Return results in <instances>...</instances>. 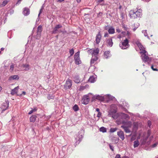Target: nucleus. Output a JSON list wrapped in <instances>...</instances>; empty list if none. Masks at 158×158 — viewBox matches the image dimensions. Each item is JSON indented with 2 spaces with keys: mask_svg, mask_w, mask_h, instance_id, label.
I'll list each match as a JSON object with an SVG mask.
<instances>
[{
  "mask_svg": "<svg viewBox=\"0 0 158 158\" xmlns=\"http://www.w3.org/2000/svg\"><path fill=\"white\" fill-rule=\"evenodd\" d=\"M136 44L139 48L140 50L141 51L140 53L142 54L141 57L143 61L145 63H148V56L145 53L147 52L145 50V48L139 42H136Z\"/></svg>",
  "mask_w": 158,
  "mask_h": 158,
  "instance_id": "nucleus-1",
  "label": "nucleus"
},
{
  "mask_svg": "<svg viewBox=\"0 0 158 158\" xmlns=\"http://www.w3.org/2000/svg\"><path fill=\"white\" fill-rule=\"evenodd\" d=\"M118 117L122 118V119L119 121L118 119L117 120V123L118 124H121V123H125V122L123 120V119L128 120L130 119V117L128 115L122 113H119Z\"/></svg>",
  "mask_w": 158,
  "mask_h": 158,
  "instance_id": "nucleus-2",
  "label": "nucleus"
},
{
  "mask_svg": "<svg viewBox=\"0 0 158 158\" xmlns=\"http://www.w3.org/2000/svg\"><path fill=\"white\" fill-rule=\"evenodd\" d=\"M84 135V131L83 130H81L76 135V136L75 137V139L76 141V144H79L81 140Z\"/></svg>",
  "mask_w": 158,
  "mask_h": 158,
  "instance_id": "nucleus-3",
  "label": "nucleus"
},
{
  "mask_svg": "<svg viewBox=\"0 0 158 158\" xmlns=\"http://www.w3.org/2000/svg\"><path fill=\"white\" fill-rule=\"evenodd\" d=\"M142 15L141 12L137 11L135 12L134 10H131L130 12L129 15L132 19H135L137 17H140Z\"/></svg>",
  "mask_w": 158,
  "mask_h": 158,
  "instance_id": "nucleus-4",
  "label": "nucleus"
},
{
  "mask_svg": "<svg viewBox=\"0 0 158 158\" xmlns=\"http://www.w3.org/2000/svg\"><path fill=\"white\" fill-rule=\"evenodd\" d=\"M117 111L114 109H110L108 111V116L111 117L114 119L118 117L119 113H116Z\"/></svg>",
  "mask_w": 158,
  "mask_h": 158,
  "instance_id": "nucleus-5",
  "label": "nucleus"
},
{
  "mask_svg": "<svg viewBox=\"0 0 158 158\" xmlns=\"http://www.w3.org/2000/svg\"><path fill=\"white\" fill-rule=\"evenodd\" d=\"M129 41L127 38H126L119 44L120 47L123 49H125L127 48L129 46L128 44Z\"/></svg>",
  "mask_w": 158,
  "mask_h": 158,
  "instance_id": "nucleus-6",
  "label": "nucleus"
},
{
  "mask_svg": "<svg viewBox=\"0 0 158 158\" xmlns=\"http://www.w3.org/2000/svg\"><path fill=\"white\" fill-rule=\"evenodd\" d=\"M62 27V26L60 24H58L56 25L53 29L52 31V33L53 34H56L62 32V31L59 29Z\"/></svg>",
  "mask_w": 158,
  "mask_h": 158,
  "instance_id": "nucleus-7",
  "label": "nucleus"
},
{
  "mask_svg": "<svg viewBox=\"0 0 158 158\" xmlns=\"http://www.w3.org/2000/svg\"><path fill=\"white\" fill-rule=\"evenodd\" d=\"M80 52L78 51L75 53L74 56L75 63L77 65L81 63V61L80 60L79 57Z\"/></svg>",
  "mask_w": 158,
  "mask_h": 158,
  "instance_id": "nucleus-8",
  "label": "nucleus"
},
{
  "mask_svg": "<svg viewBox=\"0 0 158 158\" xmlns=\"http://www.w3.org/2000/svg\"><path fill=\"white\" fill-rule=\"evenodd\" d=\"M91 94L90 93L89 94L87 95H84L81 100L82 103L86 105L88 104L89 101V95Z\"/></svg>",
  "mask_w": 158,
  "mask_h": 158,
  "instance_id": "nucleus-9",
  "label": "nucleus"
},
{
  "mask_svg": "<svg viewBox=\"0 0 158 158\" xmlns=\"http://www.w3.org/2000/svg\"><path fill=\"white\" fill-rule=\"evenodd\" d=\"M72 85V81L70 79H68L64 85V88L66 89H69L71 88Z\"/></svg>",
  "mask_w": 158,
  "mask_h": 158,
  "instance_id": "nucleus-10",
  "label": "nucleus"
},
{
  "mask_svg": "<svg viewBox=\"0 0 158 158\" xmlns=\"http://www.w3.org/2000/svg\"><path fill=\"white\" fill-rule=\"evenodd\" d=\"M115 99V98L113 96L110 94H107L105 95L104 102H109L110 101L114 100Z\"/></svg>",
  "mask_w": 158,
  "mask_h": 158,
  "instance_id": "nucleus-11",
  "label": "nucleus"
},
{
  "mask_svg": "<svg viewBox=\"0 0 158 158\" xmlns=\"http://www.w3.org/2000/svg\"><path fill=\"white\" fill-rule=\"evenodd\" d=\"M99 52V49L98 48L92 49L90 50V52L92 56H98Z\"/></svg>",
  "mask_w": 158,
  "mask_h": 158,
  "instance_id": "nucleus-12",
  "label": "nucleus"
},
{
  "mask_svg": "<svg viewBox=\"0 0 158 158\" xmlns=\"http://www.w3.org/2000/svg\"><path fill=\"white\" fill-rule=\"evenodd\" d=\"M9 101H7L3 103L1 106V109L2 111H3L7 109L9 106Z\"/></svg>",
  "mask_w": 158,
  "mask_h": 158,
  "instance_id": "nucleus-13",
  "label": "nucleus"
},
{
  "mask_svg": "<svg viewBox=\"0 0 158 158\" xmlns=\"http://www.w3.org/2000/svg\"><path fill=\"white\" fill-rule=\"evenodd\" d=\"M117 135L122 140H123L124 139V134L123 131H118L117 132Z\"/></svg>",
  "mask_w": 158,
  "mask_h": 158,
  "instance_id": "nucleus-14",
  "label": "nucleus"
},
{
  "mask_svg": "<svg viewBox=\"0 0 158 158\" xmlns=\"http://www.w3.org/2000/svg\"><path fill=\"white\" fill-rule=\"evenodd\" d=\"M101 38V35L100 32H99L96 37V41L97 44H98L100 42Z\"/></svg>",
  "mask_w": 158,
  "mask_h": 158,
  "instance_id": "nucleus-15",
  "label": "nucleus"
},
{
  "mask_svg": "<svg viewBox=\"0 0 158 158\" xmlns=\"http://www.w3.org/2000/svg\"><path fill=\"white\" fill-rule=\"evenodd\" d=\"M121 127L124 129V131L126 133H129L131 132L129 129V127H128L127 126V124H124L123 125H122Z\"/></svg>",
  "mask_w": 158,
  "mask_h": 158,
  "instance_id": "nucleus-16",
  "label": "nucleus"
},
{
  "mask_svg": "<svg viewBox=\"0 0 158 158\" xmlns=\"http://www.w3.org/2000/svg\"><path fill=\"white\" fill-rule=\"evenodd\" d=\"M23 14L25 16L28 15L30 14L29 9L27 7L24 8L23 11Z\"/></svg>",
  "mask_w": 158,
  "mask_h": 158,
  "instance_id": "nucleus-17",
  "label": "nucleus"
},
{
  "mask_svg": "<svg viewBox=\"0 0 158 158\" xmlns=\"http://www.w3.org/2000/svg\"><path fill=\"white\" fill-rule=\"evenodd\" d=\"M95 97L96 99H98L101 101L104 102L105 100V95L103 96H101L99 95H96Z\"/></svg>",
  "mask_w": 158,
  "mask_h": 158,
  "instance_id": "nucleus-18",
  "label": "nucleus"
},
{
  "mask_svg": "<svg viewBox=\"0 0 158 158\" xmlns=\"http://www.w3.org/2000/svg\"><path fill=\"white\" fill-rule=\"evenodd\" d=\"M19 89V86H18L15 87L14 89H12V90L11 91V94L12 95H13L15 94H16L17 93Z\"/></svg>",
  "mask_w": 158,
  "mask_h": 158,
  "instance_id": "nucleus-19",
  "label": "nucleus"
},
{
  "mask_svg": "<svg viewBox=\"0 0 158 158\" xmlns=\"http://www.w3.org/2000/svg\"><path fill=\"white\" fill-rule=\"evenodd\" d=\"M19 78V77L18 75H14L10 76L9 77V80L10 81H12L15 80H18Z\"/></svg>",
  "mask_w": 158,
  "mask_h": 158,
  "instance_id": "nucleus-20",
  "label": "nucleus"
},
{
  "mask_svg": "<svg viewBox=\"0 0 158 158\" xmlns=\"http://www.w3.org/2000/svg\"><path fill=\"white\" fill-rule=\"evenodd\" d=\"M96 77H95L91 76L88 80V81L90 83H94L96 81Z\"/></svg>",
  "mask_w": 158,
  "mask_h": 158,
  "instance_id": "nucleus-21",
  "label": "nucleus"
},
{
  "mask_svg": "<svg viewBox=\"0 0 158 158\" xmlns=\"http://www.w3.org/2000/svg\"><path fill=\"white\" fill-rule=\"evenodd\" d=\"M104 57L105 59H107L111 56L110 52L109 51H106L104 53Z\"/></svg>",
  "mask_w": 158,
  "mask_h": 158,
  "instance_id": "nucleus-22",
  "label": "nucleus"
},
{
  "mask_svg": "<svg viewBox=\"0 0 158 158\" xmlns=\"http://www.w3.org/2000/svg\"><path fill=\"white\" fill-rule=\"evenodd\" d=\"M21 67L23 68H24L23 70L27 71L29 69L30 66L28 64H23Z\"/></svg>",
  "mask_w": 158,
  "mask_h": 158,
  "instance_id": "nucleus-23",
  "label": "nucleus"
},
{
  "mask_svg": "<svg viewBox=\"0 0 158 158\" xmlns=\"http://www.w3.org/2000/svg\"><path fill=\"white\" fill-rule=\"evenodd\" d=\"M98 59V56H92V59L91 60V64H93L95 61L97 60Z\"/></svg>",
  "mask_w": 158,
  "mask_h": 158,
  "instance_id": "nucleus-24",
  "label": "nucleus"
},
{
  "mask_svg": "<svg viewBox=\"0 0 158 158\" xmlns=\"http://www.w3.org/2000/svg\"><path fill=\"white\" fill-rule=\"evenodd\" d=\"M36 118V116L35 115H33L30 117V121L31 122H34L35 121V119Z\"/></svg>",
  "mask_w": 158,
  "mask_h": 158,
  "instance_id": "nucleus-25",
  "label": "nucleus"
},
{
  "mask_svg": "<svg viewBox=\"0 0 158 158\" xmlns=\"http://www.w3.org/2000/svg\"><path fill=\"white\" fill-rule=\"evenodd\" d=\"M107 46L111 47L112 46L113 43L112 42V40L111 39H109L107 41Z\"/></svg>",
  "mask_w": 158,
  "mask_h": 158,
  "instance_id": "nucleus-26",
  "label": "nucleus"
},
{
  "mask_svg": "<svg viewBox=\"0 0 158 158\" xmlns=\"http://www.w3.org/2000/svg\"><path fill=\"white\" fill-rule=\"evenodd\" d=\"M123 123L124 124H127V126L128 127H131L132 125L131 122L129 121H127Z\"/></svg>",
  "mask_w": 158,
  "mask_h": 158,
  "instance_id": "nucleus-27",
  "label": "nucleus"
},
{
  "mask_svg": "<svg viewBox=\"0 0 158 158\" xmlns=\"http://www.w3.org/2000/svg\"><path fill=\"white\" fill-rule=\"evenodd\" d=\"M108 32L109 34H114L115 32L114 29L112 27H111L109 29Z\"/></svg>",
  "mask_w": 158,
  "mask_h": 158,
  "instance_id": "nucleus-28",
  "label": "nucleus"
},
{
  "mask_svg": "<svg viewBox=\"0 0 158 158\" xmlns=\"http://www.w3.org/2000/svg\"><path fill=\"white\" fill-rule=\"evenodd\" d=\"M139 23H135L133 25V27L134 28H133V30L134 31H135L138 28V27L139 26Z\"/></svg>",
  "mask_w": 158,
  "mask_h": 158,
  "instance_id": "nucleus-29",
  "label": "nucleus"
},
{
  "mask_svg": "<svg viewBox=\"0 0 158 158\" xmlns=\"http://www.w3.org/2000/svg\"><path fill=\"white\" fill-rule=\"evenodd\" d=\"M139 145V143L138 140H136L134 142V147L135 148L138 146Z\"/></svg>",
  "mask_w": 158,
  "mask_h": 158,
  "instance_id": "nucleus-30",
  "label": "nucleus"
},
{
  "mask_svg": "<svg viewBox=\"0 0 158 158\" xmlns=\"http://www.w3.org/2000/svg\"><path fill=\"white\" fill-rule=\"evenodd\" d=\"M42 27L41 25L39 26L37 28V33L41 34L42 31Z\"/></svg>",
  "mask_w": 158,
  "mask_h": 158,
  "instance_id": "nucleus-31",
  "label": "nucleus"
},
{
  "mask_svg": "<svg viewBox=\"0 0 158 158\" xmlns=\"http://www.w3.org/2000/svg\"><path fill=\"white\" fill-rule=\"evenodd\" d=\"M99 131H100L102 132L103 133H105L106 132V129L104 127H102L100 128Z\"/></svg>",
  "mask_w": 158,
  "mask_h": 158,
  "instance_id": "nucleus-32",
  "label": "nucleus"
},
{
  "mask_svg": "<svg viewBox=\"0 0 158 158\" xmlns=\"http://www.w3.org/2000/svg\"><path fill=\"white\" fill-rule=\"evenodd\" d=\"M37 110V108L35 107L34 109H31V110L28 113L29 114H31L34 112H36Z\"/></svg>",
  "mask_w": 158,
  "mask_h": 158,
  "instance_id": "nucleus-33",
  "label": "nucleus"
},
{
  "mask_svg": "<svg viewBox=\"0 0 158 158\" xmlns=\"http://www.w3.org/2000/svg\"><path fill=\"white\" fill-rule=\"evenodd\" d=\"M73 110L75 111H77L79 110L78 106L77 105H75L73 107Z\"/></svg>",
  "mask_w": 158,
  "mask_h": 158,
  "instance_id": "nucleus-34",
  "label": "nucleus"
},
{
  "mask_svg": "<svg viewBox=\"0 0 158 158\" xmlns=\"http://www.w3.org/2000/svg\"><path fill=\"white\" fill-rule=\"evenodd\" d=\"M142 33L144 34V35L145 37H147V38H148V33L147 32V30H143L142 31Z\"/></svg>",
  "mask_w": 158,
  "mask_h": 158,
  "instance_id": "nucleus-35",
  "label": "nucleus"
},
{
  "mask_svg": "<svg viewBox=\"0 0 158 158\" xmlns=\"http://www.w3.org/2000/svg\"><path fill=\"white\" fill-rule=\"evenodd\" d=\"M133 126L134 128L137 129L138 128V123L137 122H134L133 123Z\"/></svg>",
  "mask_w": 158,
  "mask_h": 158,
  "instance_id": "nucleus-36",
  "label": "nucleus"
},
{
  "mask_svg": "<svg viewBox=\"0 0 158 158\" xmlns=\"http://www.w3.org/2000/svg\"><path fill=\"white\" fill-rule=\"evenodd\" d=\"M127 103H126V102H124L123 104L121 105V106L123 108H124L125 106L127 107Z\"/></svg>",
  "mask_w": 158,
  "mask_h": 158,
  "instance_id": "nucleus-37",
  "label": "nucleus"
},
{
  "mask_svg": "<svg viewBox=\"0 0 158 158\" xmlns=\"http://www.w3.org/2000/svg\"><path fill=\"white\" fill-rule=\"evenodd\" d=\"M158 145V141L156 142V143H154V144L152 145L150 147L151 148H154L156 147L157 145Z\"/></svg>",
  "mask_w": 158,
  "mask_h": 158,
  "instance_id": "nucleus-38",
  "label": "nucleus"
},
{
  "mask_svg": "<svg viewBox=\"0 0 158 158\" xmlns=\"http://www.w3.org/2000/svg\"><path fill=\"white\" fill-rule=\"evenodd\" d=\"M117 130L116 128H111L110 129V132H114L115 131Z\"/></svg>",
  "mask_w": 158,
  "mask_h": 158,
  "instance_id": "nucleus-39",
  "label": "nucleus"
},
{
  "mask_svg": "<svg viewBox=\"0 0 158 158\" xmlns=\"http://www.w3.org/2000/svg\"><path fill=\"white\" fill-rule=\"evenodd\" d=\"M127 37L126 38H127L128 39H130L131 38L130 35H131V33L129 31H127Z\"/></svg>",
  "mask_w": 158,
  "mask_h": 158,
  "instance_id": "nucleus-40",
  "label": "nucleus"
},
{
  "mask_svg": "<svg viewBox=\"0 0 158 158\" xmlns=\"http://www.w3.org/2000/svg\"><path fill=\"white\" fill-rule=\"evenodd\" d=\"M37 35L35 36V38L36 39H39L40 38V36H41V34L39 33H37Z\"/></svg>",
  "mask_w": 158,
  "mask_h": 158,
  "instance_id": "nucleus-41",
  "label": "nucleus"
},
{
  "mask_svg": "<svg viewBox=\"0 0 158 158\" xmlns=\"http://www.w3.org/2000/svg\"><path fill=\"white\" fill-rule=\"evenodd\" d=\"M74 50L73 49L70 50L69 51V53L70 54V56H72L74 54Z\"/></svg>",
  "mask_w": 158,
  "mask_h": 158,
  "instance_id": "nucleus-42",
  "label": "nucleus"
},
{
  "mask_svg": "<svg viewBox=\"0 0 158 158\" xmlns=\"http://www.w3.org/2000/svg\"><path fill=\"white\" fill-rule=\"evenodd\" d=\"M112 140L113 141L114 140L115 141V143H117L118 142V140L117 139L116 137H113L112 138Z\"/></svg>",
  "mask_w": 158,
  "mask_h": 158,
  "instance_id": "nucleus-43",
  "label": "nucleus"
},
{
  "mask_svg": "<svg viewBox=\"0 0 158 158\" xmlns=\"http://www.w3.org/2000/svg\"><path fill=\"white\" fill-rule=\"evenodd\" d=\"M14 68V65L13 64H11L10 66V70L11 72H12Z\"/></svg>",
  "mask_w": 158,
  "mask_h": 158,
  "instance_id": "nucleus-44",
  "label": "nucleus"
},
{
  "mask_svg": "<svg viewBox=\"0 0 158 158\" xmlns=\"http://www.w3.org/2000/svg\"><path fill=\"white\" fill-rule=\"evenodd\" d=\"M151 68L152 70L153 71H158V69H157L156 68H154V66L153 65L151 66Z\"/></svg>",
  "mask_w": 158,
  "mask_h": 158,
  "instance_id": "nucleus-45",
  "label": "nucleus"
},
{
  "mask_svg": "<svg viewBox=\"0 0 158 158\" xmlns=\"http://www.w3.org/2000/svg\"><path fill=\"white\" fill-rule=\"evenodd\" d=\"M110 148V149L112 151H114V147L112 146L110 144H109V145Z\"/></svg>",
  "mask_w": 158,
  "mask_h": 158,
  "instance_id": "nucleus-46",
  "label": "nucleus"
},
{
  "mask_svg": "<svg viewBox=\"0 0 158 158\" xmlns=\"http://www.w3.org/2000/svg\"><path fill=\"white\" fill-rule=\"evenodd\" d=\"M101 115V113L100 112H98V114L97 115V117L98 118H100Z\"/></svg>",
  "mask_w": 158,
  "mask_h": 158,
  "instance_id": "nucleus-47",
  "label": "nucleus"
},
{
  "mask_svg": "<svg viewBox=\"0 0 158 158\" xmlns=\"http://www.w3.org/2000/svg\"><path fill=\"white\" fill-rule=\"evenodd\" d=\"M102 13L101 12H100L98 15H97L98 17H99L101 16H102Z\"/></svg>",
  "mask_w": 158,
  "mask_h": 158,
  "instance_id": "nucleus-48",
  "label": "nucleus"
},
{
  "mask_svg": "<svg viewBox=\"0 0 158 158\" xmlns=\"http://www.w3.org/2000/svg\"><path fill=\"white\" fill-rule=\"evenodd\" d=\"M87 86H88V85H86L85 86H81L80 87V89H84Z\"/></svg>",
  "mask_w": 158,
  "mask_h": 158,
  "instance_id": "nucleus-49",
  "label": "nucleus"
},
{
  "mask_svg": "<svg viewBox=\"0 0 158 158\" xmlns=\"http://www.w3.org/2000/svg\"><path fill=\"white\" fill-rule=\"evenodd\" d=\"M7 3V2L6 1H4L2 2V5L5 6V5H6V4Z\"/></svg>",
  "mask_w": 158,
  "mask_h": 158,
  "instance_id": "nucleus-50",
  "label": "nucleus"
},
{
  "mask_svg": "<svg viewBox=\"0 0 158 158\" xmlns=\"http://www.w3.org/2000/svg\"><path fill=\"white\" fill-rule=\"evenodd\" d=\"M115 158H121L120 155L119 154H117L116 155Z\"/></svg>",
  "mask_w": 158,
  "mask_h": 158,
  "instance_id": "nucleus-51",
  "label": "nucleus"
},
{
  "mask_svg": "<svg viewBox=\"0 0 158 158\" xmlns=\"http://www.w3.org/2000/svg\"><path fill=\"white\" fill-rule=\"evenodd\" d=\"M26 94V92L25 91H23L22 92V93L20 95H18L21 96L23 94L25 95Z\"/></svg>",
  "mask_w": 158,
  "mask_h": 158,
  "instance_id": "nucleus-52",
  "label": "nucleus"
},
{
  "mask_svg": "<svg viewBox=\"0 0 158 158\" xmlns=\"http://www.w3.org/2000/svg\"><path fill=\"white\" fill-rule=\"evenodd\" d=\"M149 128H150L151 127V126L152 125V123L151 121L149 120Z\"/></svg>",
  "mask_w": 158,
  "mask_h": 158,
  "instance_id": "nucleus-53",
  "label": "nucleus"
},
{
  "mask_svg": "<svg viewBox=\"0 0 158 158\" xmlns=\"http://www.w3.org/2000/svg\"><path fill=\"white\" fill-rule=\"evenodd\" d=\"M75 81L76 83H78L79 82H80V80L79 79H77L76 80H75Z\"/></svg>",
  "mask_w": 158,
  "mask_h": 158,
  "instance_id": "nucleus-54",
  "label": "nucleus"
},
{
  "mask_svg": "<svg viewBox=\"0 0 158 158\" xmlns=\"http://www.w3.org/2000/svg\"><path fill=\"white\" fill-rule=\"evenodd\" d=\"M42 8L40 10V13L38 15V17H39L40 16V14L42 13Z\"/></svg>",
  "mask_w": 158,
  "mask_h": 158,
  "instance_id": "nucleus-55",
  "label": "nucleus"
},
{
  "mask_svg": "<svg viewBox=\"0 0 158 158\" xmlns=\"http://www.w3.org/2000/svg\"><path fill=\"white\" fill-rule=\"evenodd\" d=\"M121 17L123 19L124 18V15L123 13H121Z\"/></svg>",
  "mask_w": 158,
  "mask_h": 158,
  "instance_id": "nucleus-56",
  "label": "nucleus"
},
{
  "mask_svg": "<svg viewBox=\"0 0 158 158\" xmlns=\"http://www.w3.org/2000/svg\"><path fill=\"white\" fill-rule=\"evenodd\" d=\"M98 2L100 3L102 2L104 0H96Z\"/></svg>",
  "mask_w": 158,
  "mask_h": 158,
  "instance_id": "nucleus-57",
  "label": "nucleus"
},
{
  "mask_svg": "<svg viewBox=\"0 0 158 158\" xmlns=\"http://www.w3.org/2000/svg\"><path fill=\"white\" fill-rule=\"evenodd\" d=\"M53 98V97L52 96V97H50V95H49L48 96V98L49 99H52Z\"/></svg>",
  "mask_w": 158,
  "mask_h": 158,
  "instance_id": "nucleus-58",
  "label": "nucleus"
},
{
  "mask_svg": "<svg viewBox=\"0 0 158 158\" xmlns=\"http://www.w3.org/2000/svg\"><path fill=\"white\" fill-rule=\"evenodd\" d=\"M108 33H105V34H104V36L105 37H106L107 36H108Z\"/></svg>",
  "mask_w": 158,
  "mask_h": 158,
  "instance_id": "nucleus-59",
  "label": "nucleus"
},
{
  "mask_svg": "<svg viewBox=\"0 0 158 158\" xmlns=\"http://www.w3.org/2000/svg\"><path fill=\"white\" fill-rule=\"evenodd\" d=\"M116 31L117 32H118V33H119L120 32V30L118 28L116 29Z\"/></svg>",
  "mask_w": 158,
  "mask_h": 158,
  "instance_id": "nucleus-60",
  "label": "nucleus"
},
{
  "mask_svg": "<svg viewBox=\"0 0 158 158\" xmlns=\"http://www.w3.org/2000/svg\"><path fill=\"white\" fill-rule=\"evenodd\" d=\"M22 0H18L17 1V4H19L20 3V2L21 1H22Z\"/></svg>",
  "mask_w": 158,
  "mask_h": 158,
  "instance_id": "nucleus-61",
  "label": "nucleus"
},
{
  "mask_svg": "<svg viewBox=\"0 0 158 158\" xmlns=\"http://www.w3.org/2000/svg\"><path fill=\"white\" fill-rule=\"evenodd\" d=\"M96 111H97V112H100L99 109H98V108H97L96 109Z\"/></svg>",
  "mask_w": 158,
  "mask_h": 158,
  "instance_id": "nucleus-62",
  "label": "nucleus"
},
{
  "mask_svg": "<svg viewBox=\"0 0 158 158\" xmlns=\"http://www.w3.org/2000/svg\"><path fill=\"white\" fill-rule=\"evenodd\" d=\"M148 59H149V62L150 61H151L152 59V58L151 57H149V58H148Z\"/></svg>",
  "mask_w": 158,
  "mask_h": 158,
  "instance_id": "nucleus-63",
  "label": "nucleus"
},
{
  "mask_svg": "<svg viewBox=\"0 0 158 158\" xmlns=\"http://www.w3.org/2000/svg\"><path fill=\"white\" fill-rule=\"evenodd\" d=\"M153 137L152 136H151V137L150 138V140H152V139H153Z\"/></svg>",
  "mask_w": 158,
  "mask_h": 158,
  "instance_id": "nucleus-64",
  "label": "nucleus"
}]
</instances>
